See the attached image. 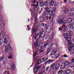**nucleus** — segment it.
Instances as JSON below:
<instances>
[{"label": "nucleus", "instance_id": "39", "mask_svg": "<svg viewBox=\"0 0 74 74\" xmlns=\"http://www.w3.org/2000/svg\"><path fill=\"white\" fill-rule=\"evenodd\" d=\"M67 21H66V20H62V23H64V24H65L66 23H67Z\"/></svg>", "mask_w": 74, "mask_h": 74}, {"label": "nucleus", "instance_id": "57", "mask_svg": "<svg viewBox=\"0 0 74 74\" xmlns=\"http://www.w3.org/2000/svg\"><path fill=\"white\" fill-rule=\"evenodd\" d=\"M48 57H47L46 59H45V60H44L43 61V62H45V61H47V60H48Z\"/></svg>", "mask_w": 74, "mask_h": 74}, {"label": "nucleus", "instance_id": "44", "mask_svg": "<svg viewBox=\"0 0 74 74\" xmlns=\"http://www.w3.org/2000/svg\"><path fill=\"white\" fill-rule=\"evenodd\" d=\"M8 47L10 50H12V48L10 46V45H8Z\"/></svg>", "mask_w": 74, "mask_h": 74}, {"label": "nucleus", "instance_id": "17", "mask_svg": "<svg viewBox=\"0 0 74 74\" xmlns=\"http://www.w3.org/2000/svg\"><path fill=\"white\" fill-rule=\"evenodd\" d=\"M71 73V70L67 69L65 71V73L66 74H70Z\"/></svg>", "mask_w": 74, "mask_h": 74}, {"label": "nucleus", "instance_id": "33", "mask_svg": "<svg viewBox=\"0 0 74 74\" xmlns=\"http://www.w3.org/2000/svg\"><path fill=\"white\" fill-rule=\"evenodd\" d=\"M7 38H4V43L5 44H7Z\"/></svg>", "mask_w": 74, "mask_h": 74}, {"label": "nucleus", "instance_id": "40", "mask_svg": "<svg viewBox=\"0 0 74 74\" xmlns=\"http://www.w3.org/2000/svg\"><path fill=\"white\" fill-rule=\"evenodd\" d=\"M38 21V18L37 17L35 18V22H37Z\"/></svg>", "mask_w": 74, "mask_h": 74}, {"label": "nucleus", "instance_id": "49", "mask_svg": "<svg viewBox=\"0 0 74 74\" xmlns=\"http://www.w3.org/2000/svg\"><path fill=\"white\" fill-rule=\"evenodd\" d=\"M4 57H0V61H2L3 59H4Z\"/></svg>", "mask_w": 74, "mask_h": 74}, {"label": "nucleus", "instance_id": "3", "mask_svg": "<svg viewBox=\"0 0 74 74\" xmlns=\"http://www.w3.org/2000/svg\"><path fill=\"white\" fill-rule=\"evenodd\" d=\"M50 45L51 46L52 49H54L55 50L57 49L58 46V44L56 43H51L50 44Z\"/></svg>", "mask_w": 74, "mask_h": 74}, {"label": "nucleus", "instance_id": "64", "mask_svg": "<svg viewBox=\"0 0 74 74\" xmlns=\"http://www.w3.org/2000/svg\"><path fill=\"white\" fill-rule=\"evenodd\" d=\"M60 30H63V29H62V27H60L59 28Z\"/></svg>", "mask_w": 74, "mask_h": 74}, {"label": "nucleus", "instance_id": "28", "mask_svg": "<svg viewBox=\"0 0 74 74\" xmlns=\"http://www.w3.org/2000/svg\"><path fill=\"white\" fill-rule=\"evenodd\" d=\"M5 51L6 52H8V47L6 45H5Z\"/></svg>", "mask_w": 74, "mask_h": 74}, {"label": "nucleus", "instance_id": "45", "mask_svg": "<svg viewBox=\"0 0 74 74\" xmlns=\"http://www.w3.org/2000/svg\"><path fill=\"white\" fill-rule=\"evenodd\" d=\"M69 15L71 16H74V13H71L69 14Z\"/></svg>", "mask_w": 74, "mask_h": 74}, {"label": "nucleus", "instance_id": "11", "mask_svg": "<svg viewBox=\"0 0 74 74\" xmlns=\"http://www.w3.org/2000/svg\"><path fill=\"white\" fill-rule=\"evenodd\" d=\"M32 31H33V32L32 33V34H33V35H37V29H34V28H32Z\"/></svg>", "mask_w": 74, "mask_h": 74}, {"label": "nucleus", "instance_id": "55", "mask_svg": "<svg viewBox=\"0 0 74 74\" xmlns=\"http://www.w3.org/2000/svg\"><path fill=\"white\" fill-rule=\"evenodd\" d=\"M3 19V17L1 16H0V21H1Z\"/></svg>", "mask_w": 74, "mask_h": 74}, {"label": "nucleus", "instance_id": "62", "mask_svg": "<svg viewBox=\"0 0 74 74\" xmlns=\"http://www.w3.org/2000/svg\"><path fill=\"white\" fill-rule=\"evenodd\" d=\"M46 58V57H44L42 58V59L43 60H45V58Z\"/></svg>", "mask_w": 74, "mask_h": 74}, {"label": "nucleus", "instance_id": "41", "mask_svg": "<svg viewBox=\"0 0 74 74\" xmlns=\"http://www.w3.org/2000/svg\"><path fill=\"white\" fill-rule=\"evenodd\" d=\"M50 46H49L47 48V49L48 50H50V51H51V45H50Z\"/></svg>", "mask_w": 74, "mask_h": 74}, {"label": "nucleus", "instance_id": "59", "mask_svg": "<svg viewBox=\"0 0 74 74\" xmlns=\"http://www.w3.org/2000/svg\"><path fill=\"white\" fill-rule=\"evenodd\" d=\"M50 39H52V38H53V36H52V35H51L50 36Z\"/></svg>", "mask_w": 74, "mask_h": 74}, {"label": "nucleus", "instance_id": "56", "mask_svg": "<svg viewBox=\"0 0 74 74\" xmlns=\"http://www.w3.org/2000/svg\"><path fill=\"white\" fill-rule=\"evenodd\" d=\"M62 28H63V29H64V28H65V27H66V26H65V25H62Z\"/></svg>", "mask_w": 74, "mask_h": 74}, {"label": "nucleus", "instance_id": "1", "mask_svg": "<svg viewBox=\"0 0 74 74\" xmlns=\"http://www.w3.org/2000/svg\"><path fill=\"white\" fill-rule=\"evenodd\" d=\"M50 8H51V7L49 8L47 7L45 8L46 10V11L44 12L43 14L45 15L46 18V20H48V19H51L52 17L51 16L53 15V14L52 12L50 10Z\"/></svg>", "mask_w": 74, "mask_h": 74}, {"label": "nucleus", "instance_id": "31", "mask_svg": "<svg viewBox=\"0 0 74 74\" xmlns=\"http://www.w3.org/2000/svg\"><path fill=\"white\" fill-rule=\"evenodd\" d=\"M3 43V39H0V46Z\"/></svg>", "mask_w": 74, "mask_h": 74}, {"label": "nucleus", "instance_id": "38", "mask_svg": "<svg viewBox=\"0 0 74 74\" xmlns=\"http://www.w3.org/2000/svg\"><path fill=\"white\" fill-rule=\"evenodd\" d=\"M8 39V40H10V36H8V35H7L6 36V38Z\"/></svg>", "mask_w": 74, "mask_h": 74}, {"label": "nucleus", "instance_id": "24", "mask_svg": "<svg viewBox=\"0 0 74 74\" xmlns=\"http://www.w3.org/2000/svg\"><path fill=\"white\" fill-rule=\"evenodd\" d=\"M48 64H50V62L49 61V60L47 61H45V62L44 63V64H45V66Z\"/></svg>", "mask_w": 74, "mask_h": 74}, {"label": "nucleus", "instance_id": "26", "mask_svg": "<svg viewBox=\"0 0 74 74\" xmlns=\"http://www.w3.org/2000/svg\"><path fill=\"white\" fill-rule=\"evenodd\" d=\"M57 22L59 24H61V23H62V20L58 19L56 20Z\"/></svg>", "mask_w": 74, "mask_h": 74}, {"label": "nucleus", "instance_id": "35", "mask_svg": "<svg viewBox=\"0 0 74 74\" xmlns=\"http://www.w3.org/2000/svg\"><path fill=\"white\" fill-rule=\"evenodd\" d=\"M44 5H45L46 7L48 6V2L46 1L44 3Z\"/></svg>", "mask_w": 74, "mask_h": 74}, {"label": "nucleus", "instance_id": "16", "mask_svg": "<svg viewBox=\"0 0 74 74\" xmlns=\"http://www.w3.org/2000/svg\"><path fill=\"white\" fill-rule=\"evenodd\" d=\"M39 6L40 7H43L44 6V3L43 2H41L39 3Z\"/></svg>", "mask_w": 74, "mask_h": 74}, {"label": "nucleus", "instance_id": "37", "mask_svg": "<svg viewBox=\"0 0 74 74\" xmlns=\"http://www.w3.org/2000/svg\"><path fill=\"white\" fill-rule=\"evenodd\" d=\"M49 62H50V64H51V63H53L55 61L54 60H52L51 59L49 60Z\"/></svg>", "mask_w": 74, "mask_h": 74}, {"label": "nucleus", "instance_id": "4", "mask_svg": "<svg viewBox=\"0 0 74 74\" xmlns=\"http://www.w3.org/2000/svg\"><path fill=\"white\" fill-rule=\"evenodd\" d=\"M42 64H40V65L38 66L36 65L34 69V71L35 73H37L38 71L37 70H38V69H41V68L42 67Z\"/></svg>", "mask_w": 74, "mask_h": 74}, {"label": "nucleus", "instance_id": "32", "mask_svg": "<svg viewBox=\"0 0 74 74\" xmlns=\"http://www.w3.org/2000/svg\"><path fill=\"white\" fill-rule=\"evenodd\" d=\"M42 63V61H41V60H39L37 61V64L38 65H39L40 64H41Z\"/></svg>", "mask_w": 74, "mask_h": 74}, {"label": "nucleus", "instance_id": "7", "mask_svg": "<svg viewBox=\"0 0 74 74\" xmlns=\"http://www.w3.org/2000/svg\"><path fill=\"white\" fill-rule=\"evenodd\" d=\"M40 38H44V37L45 36V32H42L40 34Z\"/></svg>", "mask_w": 74, "mask_h": 74}, {"label": "nucleus", "instance_id": "30", "mask_svg": "<svg viewBox=\"0 0 74 74\" xmlns=\"http://www.w3.org/2000/svg\"><path fill=\"white\" fill-rule=\"evenodd\" d=\"M46 70L47 71H51V69L49 68V67L48 66L46 68Z\"/></svg>", "mask_w": 74, "mask_h": 74}, {"label": "nucleus", "instance_id": "52", "mask_svg": "<svg viewBox=\"0 0 74 74\" xmlns=\"http://www.w3.org/2000/svg\"><path fill=\"white\" fill-rule=\"evenodd\" d=\"M71 62H73V63H74V57H72V60H71Z\"/></svg>", "mask_w": 74, "mask_h": 74}, {"label": "nucleus", "instance_id": "58", "mask_svg": "<svg viewBox=\"0 0 74 74\" xmlns=\"http://www.w3.org/2000/svg\"><path fill=\"white\" fill-rule=\"evenodd\" d=\"M69 1H71L72 2V4H74V0H69Z\"/></svg>", "mask_w": 74, "mask_h": 74}, {"label": "nucleus", "instance_id": "20", "mask_svg": "<svg viewBox=\"0 0 74 74\" xmlns=\"http://www.w3.org/2000/svg\"><path fill=\"white\" fill-rule=\"evenodd\" d=\"M70 64V62L68 61H66L64 62V65L65 66H69Z\"/></svg>", "mask_w": 74, "mask_h": 74}, {"label": "nucleus", "instance_id": "48", "mask_svg": "<svg viewBox=\"0 0 74 74\" xmlns=\"http://www.w3.org/2000/svg\"><path fill=\"white\" fill-rule=\"evenodd\" d=\"M42 10H43V8H41L39 12V13L41 14V12L42 11Z\"/></svg>", "mask_w": 74, "mask_h": 74}, {"label": "nucleus", "instance_id": "25", "mask_svg": "<svg viewBox=\"0 0 74 74\" xmlns=\"http://www.w3.org/2000/svg\"><path fill=\"white\" fill-rule=\"evenodd\" d=\"M39 20L40 21V22H43L45 19L43 18V17H40L39 18Z\"/></svg>", "mask_w": 74, "mask_h": 74}, {"label": "nucleus", "instance_id": "60", "mask_svg": "<svg viewBox=\"0 0 74 74\" xmlns=\"http://www.w3.org/2000/svg\"><path fill=\"white\" fill-rule=\"evenodd\" d=\"M9 55H10V56H12V53L10 52L9 53Z\"/></svg>", "mask_w": 74, "mask_h": 74}, {"label": "nucleus", "instance_id": "29", "mask_svg": "<svg viewBox=\"0 0 74 74\" xmlns=\"http://www.w3.org/2000/svg\"><path fill=\"white\" fill-rule=\"evenodd\" d=\"M68 27L69 29H72L73 27V25L72 24H69L68 25Z\"/></svg>", "mask_w": 74, "mask_h": 74}, {"label": "nucleus", "instance_id": "19", "mask_svg": "<svg viewBox=\"0 0 74 74\" xmlns=\"http://www.w3.org/2000/svg\"><path fill=\"white\" fill-rule=\"evenodd\" d=\"M11 69L12 70H14L15 69V66L14 64H13L12 65Z\"/></svg>", "mask_w": 74, "mask_h": 74}, {"label": "nucleus", "instance_id": "18", "mask_svg": "<svg viewBox=\"0 0 74 74\" xmlns=\"http://www.w3.org/2000/svg\"><path fill=\"white\" fill-rule=\"evenodd\" d=\"M57 53V51H53L51 52L50 54L51 55H52V56H53V55H55L56 53Z\"/></svg>", "mask_w": 74, "mask_h": 74}, {"label": "nucleus", "instance_id": "43", "mask_svg": "<svg viewBox=\"0 0 74 74\" xmlns=\"http://www.w3.org/2000/svg\"><path fill=\"white\" fill-rule=\"evenodd\" d=\"M66 39L68 40L69 41V40H70L71 38H70V37H68L67 36V37L66 38Z\"/></svg>", "mask_w": 74, "mask_h": 74}, {"label": "nucleus", "instance_id": "15", "mask_svg": "<svg viewBox=\"0 0 74 74\" xmlns=\"http://www.w3.org/2000/svg\"><path fill=\"white\" fill-rule=\"evenodd\" d=\"M34 25L35 27H38L39 26V23L38 22H35Z\"/></svg>", "mask_w": 74, "mask_h": 74}, {"label": "nucleus", "instance_id": "36", "mask_svg": "<svg viewBox=\"0 0 74 74\" xmlns=\"http://www.w3.org/2000/svg\"><path fill=\"white\" fill-rule=\"evenodd\" d=\"M42 26L44 27L45 28H46V27H47V24H45L42 23Z\"/></svg>", "mask_w": 74, "mask_h": 74}, {"label": "nucleus", "instance_id": "42", "mask_svg": "<svg viewBox=\"0 0 74 74\" xmlns=\"http://www.w3.org/2000/svg\"><path fill=\"white\" fill-rule=\"evenodd\" d=\"M8 58L9 59H12L13 58V56H10L9 57H8Z\"/></svg>", "mask_w": 74, "mask_h": 74}, {"label": "nucleus", "instance_id": "54", "mask_svg": "<svg viewBox=\"0 0 74 74\" xmlns=\"http://www.w3.org/2000/svg\"><path fill=\"white\" fill-rule=\"evenodd\" d=\"M61 67V68H63V67L64 68L65 67V66L63 65V64H61L60 65Z\"/></svg>", "mask_w": 74, "mask_h": 74}, {"label": "nucleus", "instance_id": "47", "mask_svg": "<svg viewBox=\"0 0 74 74\" xmlns=\"http://www.w3.org/2000/svg\"><path fill=\"white\" fill-rule=\"evenodd\" d=\"M39 45V44H38V43H37V44H36V48H37V47H38V48H36V49H38V45Z\"/></svg>", "mask_w": 74, "mask_h": 74}, {"label": "nucleus", "instance_id": "13", "mask_svg": "<svg viewBox=\"0 0 74 74\" xmlns=\"http://www.w3.org/2000/svg\"><path fill=\"white\" fill-rule=\"evenodd\" d=\"M40 38V35L39 34H38L36 35L35 37L34 38L35 40H38V39H39V38Z\"/></svg>", "mask_w": 74, "mask_h": 74}, {"label": "nucleus", "instance_id": "12", "mask_svg": "<svg viewBox=\"0 0 74 74\" xmlns=\"http://www.w3.org/2000/svg\"><path fill=\"white\" fill-rule=\"evenodd\" d=\"M60 65L58 64H56L54 66V70H58L59 68Z\"/></svg>", "mask_w": 74, "mask_h": 74}, {"label": "nucleus", "instance_id": "63", "mask_svg": "<svg viewBox=\"0 0 74 74\" xmlns=\"http://www.w3.org/2000/svg\"><path fill=\"white\" fill-rule=\"evenodd\" d=\"M33 7H34L35 6V8L37 7H36V4H34V5H33Z\"/></svg>", "mask_w": 74, "mask_h": 74}, {"label": "nucleus", "instance_id": "23", "mask_svg": "<svg viewBox=\"0 0 74 74\" xmlns=\"http://www.w3.org/2000/svg\"><path fill=\"white\" fill-rule=\"evenodd\" d=\"M58 74H63V70H60L58 72Z\"/></svg>", "mask_w": 74, "mask_h": 74}, {"label": "nucleus", "instance_id": "9", "mask_svg": "<svg viewBox=\"0 0 74 74\" xmlns=\"http://www.w3.org/2000/svg\"><path fill=\"white\" fill-rule=\"evenodd\" d=\"M51 27L48 26L46 28V30L47 33H49L51 32Z\"/></svg>", "mask_w": 74, "mask_h": 74}, {"label": "nucleus", "instance_id": "10", "mask_svg": "<svg viewBox=\"0 0 74 74\" xmlns=\"http://www.w3.org/2000/svg\"><path fill=\"white\" fill-rule=\"evenodd\" d=\"M45 42V43L43 46L44 48H45L46 47H47V46H48V45H49V40H48Z\"/></svg>", "mask_w": 74, "mask_h": 74}, {"label": "nucleus", "instance_id": "61", "mask_svg": "<svg viewBox=\"0 0 74 74\" xmlns=\"http://www.w3.org/2000/svg\"><path fill=\"white\" fill-rule=\"evenodd\" d=\"M36 55H37V53H36L35 54H34V57H35V56H36Z\"/></svg>", "mask_w": 74, "mask_h": 74}, {"label": "nucleus", "instance_id": "6", "mask_svg": "<svg viewBox=\"0 0 74 74\" xmlns=\"http://www.w3.org/2000/svg\"><path fill=\"white\" fill-rule=\"evenodd\" d=\"M67 22L68 23H71L72 24L74 25V19L73 18H68Z\"/></svg>", "mask_w": 74, "mask_h": 74}, {"label": "nucleus", "instance_id": "53", "mask_svg": "<svg viewBox=\"0 0 74 74\" xmlns=\"http://www.w3.org/2000/svg\"><path fill=\"white\" fill-rule=\"evenodd\" d=\"M74 8H72L70 9L71 11H74Z\"/></svg>", "mask_w": 74, "mask_h": 74}, {"label": "nucleus", "instance_id": "34", "mask_svg": "<svg viewBox=\"0 0 74 74\" xmlns=\"http://www.w3.org/2000/svg\"><path fill=\"white\" fill-rule=\"evenodd\" d=\"M68 11H69V9L65 10L64 11V13L65 14H66V13L68 12Z\"/></svg>", "mask_w": 74, "mask_h": 74}, {"label": "nucleus", "instance_id": "50", "mask_svg": "<svg viewBox=\"0 0 74 74\" xmlns=\"http://www.w3.org/2000/svg\"><path fill=\"white\" fill-rule=\"evenodd\" d=\"M60 19H64V17H63V16H60Z\"/></svg>", "mask_w": 74, "mask_h": 74}, {"label": "nucleus", "instance_id": "27", "mask_svg": "<svg viewBox=\"0 0 74 74\" xmlns=\"http://www.w3.org/2000/svg\"><path fill=\"white\" fill-rule=\"evenodd\" d=\"M60 55V54L59 53H57L55 55V58H56V59H57V58H58V57Z\"/></svg>", "mask_w": 74, "mask_h": 74}, {"label": "nucleus", "instance_id": "51", "mask_svg": "<svg viewBox=\"0 0 74 74\" xmlns=\"http://www.w3.org/2000/svg\"><path fill=\"white\" fill-rule=\"evenodd\" d=\"M64 58H68V56L66 54H64Z\"/></svg>", "mask_w": 74, "mask_h": 74}, {"label": "nucleus", "instance_id": "21", "mask_svg": "<svg viewBox=\"0 0 74 74\" xmlns=\"http://www.w3.org/2000/svg\"><path fill=\"white\" fill-rule=\"evenodd\" d=\"M1 36L2 37H4V32L3 31L1 32Z\"/></svg>", "mask_w": 74, "mask_h": 74}, {"label": "nucleus", "instance_id": "46", "mask_svg": "<svg viewBox=\"0 0 74 74\" xmlns=\"http://www.w3.org/2000/svg\"><path fill=\"white\" fill-rule=\"evenodd\" d=\"M34 11H38V7H36V8H35Z\"/></svg>", "mask_w": 74, "mask_h": 74}, {"label": "nucleus", "instance_id": "22", "mask_svg": "<svg viewBox=\"0 0 74 74\" xmlns=\"http://www.w3.org/2000/svg\"><path fill=\"white\" fill-rule=\"evenodd\" d=\"M55 66V63H52L51 65V67L54 70L55 69V66Z\"/></svg>", "mask_w": 74, "mask_h": 74}, {"label": "nucleus", "instance_id": "8", "mask_svg": "<svg viewBox=\"0 0 74 74\" xmlns=\"http://www.w3.org/2000/svg\"><path fill=\"white\" fill-rule=\"evenodd\" d=\"M50 9L51 12H52L53 13V12H56V8L55 7H53L52 8L50 7Z\"/></svg>", "mask_w": 74, "mask_h": 74}, {"label": "nucleus", "instance_id": "5", "mask_svg": "<svg viewBox=\"0 0 74 74\" xmlns=\"http://www.w3.org/2000/svg\"><path fill=\"white\" fill-rule=\"evenodd\" d=\"M68 44L69 46L70 47L68 48V50L69 51H71L72 49V48L74 46V44L71 42H68Z\"/></svg>", "mask_w": 74, "mask_h": 74}, {"label": "nucleus", "instance_id": "14", "mask_svg": "<svg viewBox=\"0 0 74 74\" xmlns=\"http://www.w3.org/2000/svg\"><path fill=\"white\" fill-rule=\"evenodd\" d=\"M54 3V1H49V4L51 6H53Z\"/></svg>", "mask_w": 74, "mask_h": 74}, {"label": "nucleus", "instance_id": "2", "mask_svg": "<svg viewBox=\"0 0 74 74\" xmlns=\"http://www.w3.org/2000/svg\"><path fill=\"white\" fill-rule=\"evenodd\" d=\"M73 34V32L71 31L70 30H69V31H67L66 32V33H65L63 35V36H64V38L66 39V38H67V37L68 36H71V34Z\"/></svg>", "mask_w": 74, "mask_h": 74}]
</instances>
